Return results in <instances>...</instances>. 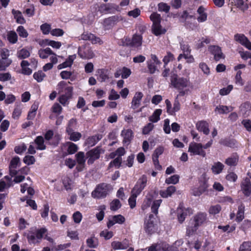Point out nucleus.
<instances>
[{
	"instance_id": "f257e3e1",
	"label": "nucleus",
	"mask_w": 251,
	"mask_h": 251,
	"mask_svg": "<svg viewBox=\"0 0 251 251\" xmlns=\"http://www.w3.org/2000/svg\"><path fill=\"white\" fill-rule=\"evenodd\" d=\"M170 86L178 90L180 96L187 94L193 88L189 77H180L176 74L171 76Z\"/></svg>"
},
{
	"instance_id": "f03ea898",
	"label": "nucleus",
	"mask_w": 251,
	"mask_h": 251,
	"mask_svg": "<svg viewBox=\"0 0 251 251\" xmlns=\"http://www.w3.org/2000/svg\"><path fill=\"white\" fill-rule=\"evenodd\" d=\"M206 214L204 213H199L193 219H191L188 225L186 234L190 236L193 234L206 220Z\"/></svg>"
},
{
	"instance_id": "7ed1b4c3",
	"label": "nucleus",
	"mask_w": 251,
	"mask_h": 251,
	"mask_svg": "<svg viewBox=\"0 0 251 251\" xmlns=\"http://www.w3.org/2000/svg\"><path fill=\"white\" fill-rule=\"evenodd\" d=\"M111 185L102 183L98 185L92 191L91 196L93 198L103 199L107 196L112 191Z\"/></svg>"
},
{
	"instance_id": "20e7f679",
	"label": "nucleus",
	"mask_w": 251,
	"mask_h": 251,
	"mask_svg": "<svg viewBox=\"0 0 251 251\" xmlns=\"http://www.w3.org/2000/svg\"><path fill=\"white\" fill-rule=\"evenodd\" d=\"M46 230L44 228L37 229L32 228L27 234V238L30 244H35L40 242L43 238Z\"/></svg>"
},
{
	"instance_id": "39448f33",
	"label": "nucleus",
	"mask_w": 251,
	"mask_h": 251,
	"mask_svg": "<svg viewBox=\"0 0 251 251\" xmlns=\"http://www.w3.org/2000/svg\"><path fill=\"white\" fill-rule=\"evenodd\" d=\"M144 228L147 233L151 234L157 229V220L152 214L146 218L144 222Z\"/></svg>"
},
{
	"instance_id": "423d86ee",
	"label": "nucleus",
	"mask_w": 251,
	"mask_h": 251,
	"mask_svg": "<svg viewBox=\"0 0 251 251\" xmlns=\"http://www.w3.org/2000/svg\"><path fill=\"white\" fill-rule=\"evenodd\" d=\"M177 220L179 223H182L185 220L187 216L192 214V210L190 208H187L183 206V204H180L176 210Z\"/></svg>"
},
{
	"instance_id": "0eeeda50",
	"label": "nucleus",
	"mask_w": 251,
	"mask_h": 251,
	"mask_svg": "<svg viewBox=\"0 0 251 251\" xmlns=\"http://www.w3.org/2000/svg\"><path fill=\"white\" fill-rule=\"evenodd\" d=\"M188 152L191 155H199L204 157L206 155L205 151L203 150L201 144L195 142L191 143L189 144Z\"/></svg>"
},
{
	"instance_id": "6e6552de",
	"label": "nucleus",
	"mask_w": 251,
	"mask_h": 251,
	"mask_svg": "<svg viewBox=\"0 0 251 251\" xmlns=\"http://www.w3.org/2000/svg\"><path fill=\"white\" fill-rule=\"evenodd\" d=\"M148 251H177V249L166 243L154 244L149 247Z\"/></svg>"
},
{
	"instance_id": "1a4fd4ad",
	"label": "nucleus",
	"mask_w": 251,
	"mask_h": 251,
	"mask_svg": "<svg viewBox=\"0 0 251 251\" xmlns=\"http://www.w3.org/2000/svg\"><path fill=\"white\" fill-rule=\"evenodd\" d=\"M103 152L102 150L99 148H96L88 151L86 153L87 163L89 165L92 164L96 160L100 158V154Z\"/></svg>"
},
{
	"instance_id": "9d476101",
	"label": "nucleus",
	"mask_w": 251,
	"mask_h": 251,
	"mask_svg": "<svg viewBox=\"0 0 251 251\" xmlns=\"http://www.w3.org/2000/svg\"><path fill=\"white\" fill-rule=\"evenodd\" d=\"M147 182V177L146 176L143 175L138 180L135 185L133 188L131 192L139 195L142 190L145 188Z\"/></svg>"
},
{
	"instance_id": "9b49d317",
	"label": "nucleus",
	"mask_w": 251,
	"mask_h": 251,
	"mask_svg": "<svg viewBox=\"0 0 251 251\" xmlns=\"http://www.w3.org/2000/svg\"><path fill=\"white\" fill-rule=\"evenodd\" d=\"M161 62L158 60L155 54H151V58L147 61V66L151 74H154L157 70L158 65L161 64Z\"/></svg>"
},
{
	"instance_id": "f8f14e48",
	"label": "nucleus",
	"mask_w": 251,
	"mask_h": 251,
	"mask_svg": "<svg viewBox=\"0 0 251 251\" xmlns=\"http://www.w3.org/2000/svg\"><path fill=\"white\" fill-rule=\"evenodd\" d=\"M122 20L121 16H113L104 19L102 25L105 29H109Z\"/></svg>"
},
{
	"instance_id": "ddd939ff",
	"label": "nucleus",
	"mask_w": 251,
	"mask_h": 251,
	"mask_svg": "<svg viewBox=\"0 0 251 251\" xmlns=\"http://www.w3.org/2000/svg\"><path fill=\"white\" fill-rule=\"evenodd\" d=\"M234 39L247 49L251 50V42L244 34H237L235 35Z\"/></svg>"
},
{
	"instance_id": "4468645a",
	"label": "nucleus",
	"mask_w": 251,
	"mask_h": 251,
	"mask_svg": "<svg viewBox=\"0 0 251 251\" xmlns=\"http://www.w3.org/2000/svg\"><path fill=\"white\" fill-rule=\"evenodd\" d=\"M208 51L214 55L216 61H219L224 58L220 48L217 46H210L208 48Z\"/></svg>"
},
{
	"instance_id": "2eb2a0df",
	"label": "nucleus",
	"mask_w": 251,
	"mask_h": 251,
	"mask_svg": "<svg viewBox=\"0 0 251 251\" xmlns=\"http://www.w3.org/2000/svg\"><path fill=\"white\" fill-rule=\"evenodd\" d=\"M121 135L123 138V143L128 145L133 137V132L130 129H124L122 131Z\"/></svg>"
},
{
	"instance_id": "dca6fc26",
	"label": "nucleus",
	"mask_w": 251,
	"mask_h": 251,
	"mask_svg": "<svg viewBox=\"0 0 251 251\" xmlns=\"http://www.w3.org/2000/svg\"><path fill=\"white\" fill-rule=\"evenodd\" d=\"M241 188L245 196L248 197L251 194V182L248 178H246L242 181Z\"/></svg>"
},
{
	"instance_id": "f3484780",
	"label": "nucleus",
	"mask_w": 251,
	"mask_h": 251,
	"mask_svg": "<svg viewBox=\"0 0 251 251\" xmlns=\"http://www.w3.org/2000/svg\"><path fill=\"white\" fill-rule=\"evenodd\" d=\"M81 38L84 40L90 41L93 44L101 45L103 43L102 41L99 37L92 33H84L82 35Z\"/></svg>"
},
{
	"instance_id": "a211bd4d",
	"label": "nucleus",
	"mask_w": 251,
	"mask_h": 251,
	"mask_svg": "<svg viewBox=\"0 0 251 251\" xmlns=\"http://www.w3.org/2000/svg\"><path fill=\"white\" fill-rule=\"evenodd\" d=\"M207 9L203 5H201L197 9V12L199 16L197 20L199 23L205 22L207 19Z\"/></svg>"
},
{
	"instance_id": "6ab92c4d",
	"label": "nucleus",
	"mask_w": 251,
	"mask_h": 251,
	"mask_svg": "<svg viewBox=\"0 0 251 251\" xmlns=\"http://www.w3.org/2000/svg\"><path fill=\"white\" fill-rule=\"evenodd\" d=\"M20 165V158L18 156H15L11 159L10 165L9 169L11 176H15L17 174L16 169Z\"/></svg>"
},
{
	"instance_id": "aec40b11",
	"label": "nucleus",
	"mask_w": 251,
	"mask_h": 251,
	"mask_svg": "<svg viewBox=\"0 0 251 251\" xmlns=\"http://www.w3.org/2000/svg\"><path fill=\"white\" fill-rule=\"evenodd\" d=\"M111 247L115 250H125L129 247L128 241L126 239L122 242L115 241L112 242Z\"/></svg>"
},
{
	"instance_id": "412c9836",
	"label": "nucleus",
	"mask_w": 251,
	"mask_h": 251,
	"mask_svg": "<svg viewBox=\"0 0 251 251\" xmlns=\"http://www.w3.org/2000/svg\"><path fill=\"white\" fill-rule=\"evenodd\" d=\"M75 158L78 165V170L81 171L85 166L86 161L85 154L82 151H79L75 154Z\"/></svg>"
},
{
	"instance_id": "4be33fe9",
	"label": "nucleus",
	"mask_w": 251,
	"mask_h": 251,
	"mask_svg": "<svg viewBox=\"0 0 251 251\" xmlns=\"http://www.w3.org/2000/svg\"><path fill=\"white\" fill-rule=\"evenodd\" d=\"M125 221V218L121 215L112 216L107 223L108 227H110L115 224H122Z\"/></svg>"
},
{
	"instance_id": "5701e85b",
	"label": "nucleus",
	"mask_w": 251,
	"mask_h": 251,
	"mask_svg": "<svg viewBox=\"0 0 251 251\" xmlns=\"http://www.w3.org/2000/svg\"><path fill=\"white\" fill-rule=\"evenodd\" d=\"M143 96L141 92H136L135 94L131 101V107L132 109H135L139 106Z\"/></svg>"
},
{
	"instance_id": "b1692460",
	"label": "nucleus",
	"mask_w": 251,
	"mask_h": 251,
	"mask_svg": "<svg viewBox=\"0 0 251 251\" xmlns=\"http://www.w3.org/2000/svg\"><path fill=\"white\" fill-rule=\"evenodd\" d=\"M66 131L69 136V139L74 142L78 141L81 137L80 133L74 131L70 127H67Z\"/></svg>"
},
{
	"instance_id": "393cba45",
	"label": "nucleus",
	"mask_w": 251,
	"mask_h": 251,
	"mask_svg": "<svg viewBox=\"0 0 251 251\" xmlns=\"http://www.w3.org/2000/svg\"><path fill=\"white\" fill-rule=\"evenodd\" d=\"M225 167L224 165L219 161L215 162L211 166V171L215 175L221 173Z\"/></svg>"
},
{
	"instance_id": "a878e982",
	"label": "nucleus",
	"mask_w": 251,
	"mask_h": 251,
	"mask_svg": "<svg viewBox=\"0 0 251 251\" xmlns=\"http://www.w3.org/2000/svg\"><path fill=\"white\" fill-rule=\"evenodd\" d=\"M151 30L152 33L156 36L164 34L167 31V30L160 25V24L152 25Z\"/></svg>"
},
{
	"instance_id": "bb28decb",
	"label": "nucleus",
	"mask_w": 251,
	"mask_h": 251,
	"mask_svg": "<svg viewBox=\"0 0 251 251\" xmlns=\"http://www.w3.org/2000/svg\"><path fill=\"white\" fill-rule=\"evenodd\" d=\"M198 130L203 132L204 134L207 135L209 133L208 124L205 121L199 122L196 125Z\"/></svg>"
},
{
	"instance_id": "cd10ccee",
	"label": "nucleus",
	"mask_w": 251,
	"mask_h": 251,
	"mask_svg": "<svg viewBox=\"0 0 251 251\" xmlns=\"http://www.w3.org/2000/svg\"><path fill=\"white\" fill-rule=\"evenodd\" d=\"M176 191V187L174 186H170L166 190L160 191V195L162 198H167L171 197Z\"/></svg>"
},
{
	"instance_id": "c85d7f7f",
	"label": "nucleus",
	"mask_w": 251,
	"mask_h": 251,
	"mask_svg": "<svg viewBox=\"0 0 251 251\" xmlns=\"http://www.w3.org/2000/svg\"><path fill=\"white\" fill-rule=\"evenodd\" d=\"M76 58V55H70L66 60L58 66V69H62L72 66L74 60Z\"/></svg>"
},
{
	"instance_id": "c756f323",
	"label": "nucleus",
	"mask_w": 251,
	"mask_h": 251,
	"mask_svg": "<svg viewBox=\"0 0 251 251\" xmlns=\"http://www.w3.org/2000/svg\"><path fill=\"white\" fill-rule=\"evenodd\" d=\"M238 160V156L236 154H234L227 158L225 163L229 166H235L237 164Z\"/></svg>"
},
{
	"instance_id": "7c9ffc66",
	"label": "nucleus",
	"mask_w": 251,
	"mask_h": 251,
	"mask_svg": "<svg viewBox=\"0 0 251 251\" xmlns=\"http://www.w3.org/2000/svg\"><path fill=\"white\" fill-rule=\"evenodd\" d=\"M12 13L13 15L14 18L16 19V22L17 23L19 24H24L25 23V20L20 11L13 9L12 10Z\"/></svg>"
},
{
	"instance_id": "2f4dec72",
	"label": "nucleus",
	"mask_w": 251,
	"mask_h": 251,
	"mask_svg": "<svg viewBox=\"0 0 251 251\" xmlns=\"http://www.w3.org/2000/svg\"><path fill=\"white\" fill-rule=\"evenodd\" d=\"M207 187V184L206 182H204L199 187L194 188L192 190V193L195 196H199L206 190Z\"/></svg>"
},
{
	"instance_id": "473e14b6",
	"label": "nucleus",
	"mask_w": 251,
	"mask_h": 251,
	"mask_svg": "<svg viewBox=\"0 0 251 251\" xmlns=\"http://www.w3.org/2000/svg\"><path fill=\"white\" fill-rule=\"evenodd\" d=\"M102 137L101 134H97L87 138L86 140L87 144L90 146L95 145Z\"/></svg>"
},
{
	"instance_id": "72a5a7b5",
	"label": "nucleus",
	"mask_w": 251,
	"mask_h": 251,
	"mask_svg": "<svg viewBox=\"0 0 251 251\" xmlns=\"http://www.w3.org/2000/svg\"><path fill=\"white\" fill-rule=\"evenodd\" d=\"M43 44L45 46H50L56 49H59L62 45L61 43L60 42L50 40L49 39L44 40L43 41Z\"/></svg>"
},
{
	"instance_id": "f704fd0d",
	"label": "nucleus",
	"mask_w": 251,
	"mask_h": 251,
	"mask_svg": "<svg viewBox=\"0 0 251 251\" xmlns=\"http://www.w3.org/2000/svg\"><path fill=\"white\" fill-rule=\"evenodd\" d=\"M245 206L242 203L238 207V211L236 217V222L239 223L244 218Z\"/></svg>"
},
{
	"instance_id": "c9c22d12",
	"label": "nucleus",
	"mask_w": 251,
	"mask_h": 251,
	"mask_svg": "<svg viewBox=\"0 0 251 251\" xmlns=\"http://www.w3.org/2000/svg\"><path fill=\"white\" fill-rule=\"evenodd\" d=\"M232 107L225 105H218L216 107L215 111L220 114H227L232 111Z\"/></svg>"
},
{
	"instance_id": "e433bc0d",
	"label": "nucleus",
	"mask_w": 251,
	"mask_h": 251,
	"mask_svg": "<svg viewBox=\"0 0 251 251\" xmlns=\"http://www.w3.org/2000/svg\"><path fill=\"white\" fill-rule=\"evenodd\" d=\"M153 199V197L151 194H148L146 196V197L143 202V204L142 205V209L143 210H146L147 208H148L150 206V205Z\"/></svg>"
},
{
	"instance_id": "4c0bfd02",
	"label": "nucleus",
	"mask_w": 251,
	"mask_h": 251,
	"mask_svg": "<svg viewBox=\"0 0 251 251\" xmlns=\"http://www.w3.org/2000/svg\"><path fill=\"white\" fill-rule=\"evenodd\" d=\"M247 0H233V3L238 8L242 10L247 9L248 8Z\"/></svg>"
},
{
	"instance_id": "58836bf2",
	"label": "nucleus",
	"mask_w": 251,
	"mask_h": 251,
	"mask_svg": "<svg viewBox=\"0 0 251 251\" xmlns=\"http://www.w3.org/2000/svg\"><path fill=\"white\" fill-rule=\"evenodd\" d=\"M52 51L50 48L40 49L38 51V55L41 58L46 59L52 53Z\"/></svg>"
},
{
	"instance_id": "ea45409f",
	"label": "nucleus",
	"mask_w": 251,
	"mask_h": 251,
	"mask_svg": "<svg viewBox=\"0 0 251 251\" xmlns=\"http://www.w3.org/2000/svg\"><path fill=\"white\" fill-rule=\"evenodd\" d=\"M162 113V110L160 109H156L151 116L149 117L150 121L153 123H156L160 120V116Z\"/></svg>"
},
{
	"instance_id": "a19ab883",
	"label": "nucleus",
	"mask_w": 251,
	"mask_h": 251,
	"mask_svg": "<svg viewBox=\"0 0 251 251\" xmlns=\"http://www.w3.org/2000/svg\"><path fill=\"white\" fill-rule=\"evenodd\" d=\"M30 53L29 50L24 48L17 51V56L20 59H25L30 56Z\"/></svg>"
},
{
	"instance_id": "79ce46f5",
	"label": "nucleus",
	"mask_w": 251,
	"mask_h": 251,
	"mask_svg": "<svg viewBox=\"0 0 251 251\" xmlns=\"http://www.w3.org/2000/svg\"><path fill=\"white\" fill-rule=\"evenodd\" d=\"M35 143L37 145V150H44L46 149V146L44 144V141L43 137H37L35 140Z\"/></svg>"
},
{
	"instance_id": "37998d69",
	"label": "nucleus",
	"mask_w": 251,
	"mask_h": 251,
	"mask_svg": "<svg viewBox=\"0 0 251 251\" xmlns=\"http://www.w3.org/2000/svg\"><path fill=\"white\" fill-rule=\"evenodd\" d=\"M183 57L186 59L187 63H191L195 61L194 57L190 54V52L180 54L177 58V59L179 61Z\"/></svg>"
},
{
	"instance_id": "c03bdc74",
	"label": "nucleus",
	"mask_w": 251,
	"mask_h": 251,
	"mask_svg": "<svg viewBox=\"0 0 251 251\" xmlns=\"http://www.w3.org/2000/svg\"><path fill=\"white\" fill-rule=\"evenodd\" d=\"M11 63L12 60L10 59H0V71H5Z\"/></svg>"
},
{
	"instance_id": "a18cd8bd",
	"label": "nucleus",
	"mask_w": 251,
	"mask_h": 251,
	"mask_svg": "<svg viewBox=\"0 0 251 251\" xmlns=\"http://www.w3.org/2000/svg\"><path fill=\"white\" fill-rule=\"evenodd\" d=\"M67 147V151L69 154H74L78 150V147L75 144L72 142H68L66 143Z\"/></svg>"
},
{
	"instance_id": "49530a36",
	"label": "nucleus",
	"mask_w": 251,
	"mask_h": 251,
	"mask_svg": "<svg viewBox=\"0 0 251 251\" xmlns=\"http://www.w3.org/2000/svg\"><path fill=\"white\" fill-rule=\"evenodd\" d=\"M150 19L152 22V25L160 24L161 18L160 14L154 12L150 16Z\"/></svg>"
},
{
	"instance_id": "de8ad7c7",
	"label": "nucleus",
	"mask_w": 251,
	"mask_h": 251,
	"mask_svg": "<svg viewBox=\"0 0 251 251\" xmlns=\"http://www.w3.org/2000/svg\"><path fill=\"white\" fill-rule=\"evenodd\" d=\"M8 40L12 44H15L17 42L18 36L15 31H11L7 34Z\"/></svg>"
},
{
	"instance_id": "09e8293b",
	"label": "nucleus",
	"mask_w": 251,
	"mask_h": 251,
	"mask_svg": "<svg viewBox=\"0 0 251 251\" xmlns=\"http://www.w3.org/2000/svg\"><path fill=\"white\" fill-rule=\"evenodd\" d=\"M86 244L88 247L91 248H95L98 245V241L95 237H90L86 240Z\"/></svg>"
},
{
	"instance_id": "8fccbe9b",
	"label": "nucleus",
	"mask_w": 251,
	"mask_h": 251,
	"mask_svg": "<svg viewBox=\"0 0 251 251\" xmlns=\"http://www.w3.org/2000/svg\"><path fill=\"white\" fill-rule=\"evenodd\" d=\"M16 31L18 32L19 35L22 38H26L28 35L27 31L23 26H19L17 27Z\"/></svg>"
},
{
	"instance_id": "3c124183",
	"label": "nucleus",
	"mask_w": 251,
	"mask_h": 251,
	"mask_svg": "<svg viewBox=\"0 0 251 251\" xmlns=\"http://www.w3.org/2000/svg\"><path fill=\"white\" fill-rule=\"evenodd\" d=\"M179 177L177 175H173L168 178H167L165 180V183L170 184H176L178 181H179Z\"/></svg>"
},
{
	"instance_id": "603ef678",
	"label": "nucleus",
	"mask_w": 251,
	"mask_h": 251,
	"mask_svg": "<svg viewBox=\"0 0 251 251\" xmlns=\"http://www.w3.org/2000/svg\"><path fill=\"white\" fill-rule=\"evenodd\" d=\"M69 84V82L68 83L64 81L60 82L57 85V89L59 93H63L65 90L66 87H68L70 86Z\"/></svg>"
},
{
	"instance_id": "864d4df0",
	"label": "nucleus",
	"mask_w": 251,
	"mask_h": 251,
	"mask_svg": "<svg viewBox=\"0 0 251 251\" xmlns=\"http://www.w3.org/2000/svg\"><path fill=\"white\" fill-rule=\"evenodd\" d=\"M125 153V149L123 147H120L118 148L115 152H113L110 153V157L112 158H114L116 155H118V157H120Z\"/></svg>"
},
{
	"instance_id": "5fc2aeb1",
	"label": "nucleus",
	"mask_w": 251,
	"mask_h": 251,
	"mask_svg": "<svg viewBox=\"0 0 251 251\" xmlns=\"http://www.w3.org/2000/svg\"><path fill=\"white\" fill-rule=\"evenodd\" d=\"M138 195L131 192V195L128 199V203L131 208H133L136 204V198Z\"/></svg>"
},
{
	"instance_id": "6e6d98bb",
	"label": "nucleus",
	"mask_w": 251,
	"mask_h": 251,
	"mask_svg": "<svg viewBox=\"0 0 251 251\" xmlns=\"http://www.w3.org/2000/svg\"><path fill=\"white\" fill-rule=\"evenodd\" d=\"M110 209L113 211H116L121 207L120 201L118 199H114L110 203Z\"/></svg>"
},
{
	"instance_id": "4d7b16f0",
	"label": "nucleus",
	"mask_w": 251,
	"mask_h": 251,
	"mask_svg": "<svg viewBox=\"0 0 251 251\" xmlns=\"http://www.w3.org/2000/svg\"><path fill=\"white\" fill-rule=\"evenodd\" d=\"M142 39L141 35H135L132 38L131 43L135 47L140 46L142 44Z\"/></svg>"
},
{
	"instance_id": "13d9d810",
	"label": "nucleus",
	"mask_w": 251,
	"mask_h": 251,
	"mask_svg": "<svg viewBox=\"0 0 251 251\" xmlns=\"http://www.w3.org/2000/svg\"><path fill=\"white\" fill-rule=\"evenodd\" d=\"M199 68L201 70V71L203 73V74L206 75H208L210 74V68L208 66V65L204 63L201 62L199 64Z\"/></svg>"
},
{
	"instance_id": "bf43d9fd",
	"label": "nucleus",
	"mask_w": 251,
	"mask_h": 251,
	"mask_svg": "<svg viewBox=\"0 0 251 251\" xmlns=\"http://www.w3.org/2000/svg\"><path fill=\"white\" fill-rule=\"evenodd\" d=\"M37 108L38 106L37 105L33 104L32 105L31 109L27 115V119L28 120H32L35 117Z\"/></svg>"
},
{
	"instance_id": "052dcab7",
	"label": "nucleus",
	"mask_w": 251,
	"mask_h": 251,
	"mask_svg": "<svg viewBox=\"0 0 251 251\" xmlns=\"http://www.w3.org/2000/svg\"><path fill=\"white\" fill-rule=\"evenodd\" d=\"M242 72L238 71L235 76V82L236 84L243 86L244 84V81L241 77Z\"/></svg>"
},
{
	"instance_id": "680f3d73",
	"label": "nucleus",
	"mask_w": 251,
	"mask_h": 251,
	"mask_svg": "<svg viewBox=\"0 0 251 251\" xmlns=\"http://www.w3.org/2000/svg\"><path fill=\"white\" fill-rule=\"evenodd\" d=\"M162 202L161 200H157L153 201L151 206V210L153 213L157 214L158 213V209Z\"/></svg>"
},
{
	"instance_id": "e2e57ef3",
	"label": "nucleus",
	"mask_w": 251,
	"mask_h": 251,
	"mask_svg": "<svg viewBox=\"0 0 251 251\" xmlns=\"http://www.w3.org/2000/svg\"><path fill=\"white\" fill-rule=\"evenodd\" d=\"M210 39L207 37H202L199 41L197 44V48L201 49L205 45L210 43Z\"/></svg>"
},
{
	"instance_id": "0e129e2a",
	"label": "nucleus",
	"mask_w": 251,
	"mask_h": 251,
	"mask_svg": "<svg viewBox=\"0 0 251 251\" xmlns=\"http://www.w3.org/2000/svg\"><path fill=\"white\" fill-rule=\"evenodd\" d=\"M46 75L42 71H38L33 75V77L38 82H41L45 77Z\"/></svg>"
},
{
	"instance_id": "69168bd1",
	"label": "nucleus",
	"mask_w": 251,
	"mask_h": 251,
	"mask_svg": "<svg viewBox=\"0 0 251 251\" xmlns=\"http://www.w3.org/2000/svg\"><path fill=\"white\" fill-rule=\"evenodd\" d=\"M221 210V206L219 204H217L216 205L211 206L209 209V212L210 214L215 215L219 213Z\"/></svg>"
},
{
	"instance_id": "338daca9",
	"label": "nucleus",
	"mask_w": 251,
	"mask_h": 251,
	"mask_svg": "<svg viewBox=\"0 0 251 251\" xmlns=\"http://www.w3.org/2000/svg\"><path fill=\"white\" fill-rule=\"evenodd\" d=\"M62 110V107L57 103H54L51 107L52 112L56 115H59L61 113Z\"/></svg>"
},
{
	"instance_id": "774afa93",
	"label": "nucleus",
	"mask_w": 251,
	"mask_h": 251,
	"mask_svg": "<svg viewBox=\"0 0 251 251\" xmlns=\"http://www.w3.org/2000/svg\"><path fill=\"white\" fill-rule=\"evenodd\" d=\"M240 251H251V243L250 242H244L240 246Z\"/></svg>"
}]
</instances>
